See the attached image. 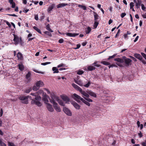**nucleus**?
I'll use <instances>...</instances> for the list:
<instances>
[{
    "instance_id": "e2e57ef3",
    "label": "nucleus",
    "mask_w": 146,
    "mask_h": 146,
    "mask_svg": "<svg viewBox=\"0 0 146 146\" xmlns=\"http://www.w3.org/2000/svg\"><path fill=\"white\" fill-rule=\"evenodd\" d=\"M138 135L140 138L142 137L143 136L142 133L141 131L139 133H138Z\"/></svg>"
},
{
    "instance_id": "aec40b11",
    "label": "nucleus",
    "mask_w": 146,
    "mask_h": 146,
    "mask_svg": "<svg viewBox=\"0 0 146 146\" xmlns=\"http://www.w3.org/2000/svg\"><path fill=\"white\" fill-rule=\"evenodd\" d=\"M49 98V97L46 95H44L42 98L43 100L45 102V103L46 104V103L48 102V98Z\"/></svg>"
},
{
    "instance_id": "69168bd1",
    "label": "nucleus",
    "mask_w": 146,
    "mask_h": 146,
    "mask_svg": "<svg viewBox=\"0 0 146 146\" xmlns=\"http://www.w3.org/2000/svg\"><path fill=\"white\" fill-rule=\"evenodd\" d=\"M142 17H143V18L146 19V13L145 14H144L142 15Z\"/></svg>"
},
{
    "instance_id": "c756f323",
    "label": "nucleus",
    "mask_w": 146,
    "mask_h": 146,
    "mask_svg": "<svg viewBox=\"0 0 146 146\" xmlns=\"http://www.w3.org/2000/svg\"><path fill=\"white\" fill-rule=\"evenodd\" d=\"M91 29L90 27H88L86 29V34H89L91 31Z\"/></svg>"
},
{
    "instance_id": "864d4df0",
    "label": "nucleus",
    "mask_w": 146,
    "mask_h": 146,
    "mask_svg": "<svg viewBox=\"0 0 146 146\" xmlns=\"http://www.w3.org/2000/svg\"><path fill=\"white\" fill-rule=\"evenodd\" d=\"M64 41V40L62 38L58 40V42L60 43H62Z\"/></svg>"
},
{
    "instance_id": "4d7b16f0",
    "label": "nucleus",
    "mask_w": 146,
    "mask_h": 146,
    "mask_svg": "<svg viewBox=\"0 0 146 146\" xmlns=\"http://www.w3.org/2000/svg\"><path fill=\"white\" fill-rule=\"evenodd\" d=\"M11 5H12V8H14L15 7V3L14 2L12 4H11Z\"/></svg>"
},
{
    "instance_id": "e433bc0d",
    "label": "nucleus",
    "mask_w": 146,
    "mask_h": 146,
    "mask_svg": "<svg viewBox=\"0 0 146 146\" xmlns=\"http://www.w3.org/2000/svg\"><path fill=\"white\" fill-rule=\"evenodd\" d=\"M83 97L85 99L88 101L89 102H93V100L92 99L89 98H85L83 96Z\"/></svg>"
},
{
    "instance_id": "58836bf2",
    "label": "nucleus",
    "mask_w": 146,
    "mask_h": 146,
    "mask_svg": "<svg viewBox=\"0 0 146 146\" xmlns=\"http://www.w3.org/2000/svg\"><path fill=\"white\" fill-rule=\"evenodd\" d=\"M44 33L50 36H52V34L49 32L48 31H45L44 32Z\"/></svg>"
},
{
    "instance_id": "a18cd8bd",
    "label": "nucleus",
    "mask_w": 146,
    "mask_h": 146,
    "mask_svg": "<svg viewBox=\"0 0 146 146\" xmlns=\"http://www.w3.org/2000/svg\"><path fill=\"white\" fill-rule=\"evenodd\" d=\"M0 146H6L5 143L3 142L1 140H0Z\"/></svg>"
},
{
    "instance_id": "9d476101",
    "label": "nucleus",
    "mask_w": 146,
    "mask_h": 146,
    "mask_svg": "<svg viewBox=\"0 0 146 146\" xmlns=\"http://www.w3.org/2000/svg\"><path fill=\"white\" fill-rule=\"evenodd\" d=\"M46 107L48 111L52 112L54 111V109L52 107V106L48 103H46Z\"/></svg>"
},
{
    "instance_id": "f03ea898",
    "label": "nucleus",
    "mask_w": 146,
    "mask_h": 146,
    "mask_svg": "<svg viewBox=\"0 0 146 146\" xmlns=\"http://www.w3.org/2000/svg\"><path fill=\"white\" fill-rule=\"evenodd\" d=\"M75 82L80 86H84L86 88H88L90 85L91 84V82L90 81H89L86 84L83 85V83L82 81L81 80H75Z\"/></svg>"
},
{
    "instance_id": "2eb2a0df",
    "label": "nucleus",
    "mask_w": 146,
    "mask_h": 146,
    "mask_svg": "<svg viewBox=\"0 0 146 146\" xmlns=\"http://www.w3.org/2000/svg\"><path fill=\"white\" fill-rule=\"evenodd\" d=\"M64 34L70 37H75L79 35V34L78 33H66Z\"/></svg>"
},
{
    "instance_id": "5fc2aeb1",
    "label": "nucleus",
    "mask_w": 146,
    "mask_h": 146,
    "mask_svg": "<svg viewBox=\"0 0 146 146\" xmlns=\"http://www.w3.org/2000/svg\"><path fill=\"white\" fill-rule=\"evenodd\" d=\"M141 54L144 58L146 59V54L143 52H142Z\"/></svg>"
},
{
    "instance_id": "ea45409f",
    "label": "nucleus",
    "mask_w": 146,
    "mask_h": 146,
    "mask_svg": "<svg viewBox=\"0 0 146 146\" xmlns=\"http://www.w3.org/2000/svg\"><path fill=\"white\" fill-rule=\"evenodd\" d=\"M98 25V21H95L94 24V27L95 28H96Z\"/></svg>"
},
{
    "instance_id": "f257e3e1",
    "label": "nucleus",
    "mask_w": 146,
    "mask_h": 146,
    "mask_svg": "<svg viewBox=\"0 0 146 146\" xmlns=\"http://www.w3.org/2000/svg\"><path fill=\"white\" fill-rule=\"evenodd\" d=\"M43 92L42 90H39L37 93H31V95L33 96H22L19 98V99L22 101V103L25 104H27L28 103V99L29 98L31 100V103L32 104H35L38 106H42V104L40 102L41 100V97L39 96L40 94L43 93Z\"/></svg>"
},
{
    "instance_id": "f3484780",
    "label": "nucleus",
    "mask_w": 146,
    "mask_h": 146,
    "mask_svg": "<svg viewBox=\"0 0 146 146\" xmlns=\"http://www.w3.org/2000/svg\"><path fill=\"white\" fill-rule=\"evenodd\" d=\"M88 70V71H91L95 70L96 69L95 67L92 64L88 66L87 68Z\"/></svg>"
},
{
    "instance_id": "338daca9",
    "label": "nucleus",
    "mask_w": 146,
    "mask_h": 146,
    "mask_svg": "<svg viewBox=\"0 0 146 146\" xmlns=\"http://www.w3.org/2000/svg\"><path fill=\"white\" fill-rule=\"evenodd\" d=\"M63 66H64V64H62L58 65V66L57 67L58 68H59L60 67H63Z\"/></svg>"
},
{
    "instance_id": "a211bd4d",
    "label": "nucleus",
    "mask_w": 146,
    "mask_h": 146,
    "mask_svg": "<svg viewBox=\"0 0 146 146\" xmlns=\"http://www.w3.org/2000/svg\"><path fill=\"white\" fill-rule=\"evenodd\" d=\"M72 104L73 105L74 108L78 110L80 108V106L75 102H72Z\"/></svg>"
},
{
    "instance_id": "3c124183",
    "label": "nucleus",
    "mask_w": 146,
    "mask_h": 146,
    "mask_svg": "<svg viewBox=\"0 0 146 146\" xmlns=\"http://www.w3.org/2000/svg\"><path fill=\"white\" fill-rule=\"evenodd\" d=\"M50 63H51L50 62H44V63H41V65L44 66V65H46L48 64H50Z\"/></svg>"
},
{
    "instance_id": "680f3d73",
    "label": "nucleus",
    "mask_w": 146,
    "mask_h": 146,
    "mask_svg": "<svg viewBox=\"0 0 146 146\" xmlns=\"http://www.w3.org/2000/svg\"><path fill=\"white\" fill-rule=\"evenodd\" d=\"M8 15L9 16H14V17H17V16L16 15H15V14H8Z\"/></svg>"
},
{
    "instance_id": "473e14b6",
    "label": "nucleus",
    "mask_w": 146,
    "mask_h": 146,
    "mask_svg": "<svg viewBox=\"0 0 146 146\" xmlns=\"http://www.w3.org/2000/svg\"><path fill=\"white\" fill-rule=\"evenodd\" d=\"M31 75V73H30V72H28L26 76V78L28 79V80H29L30 79Z\"/></svg>"
},
{
    "instance_id": "8fccbe9b",
    "label": "nucleus",
    "mask_w": 146,
    "mask_h": 146,
    "mask_svg": "<svg viewBox=\"0 0 146 146\" xmlns=\"http://www.w3.org/2000/svg\"><path fill=\"white\" fill-rule=\"evenodd\" d=\"M8 145L9 146H16L15 145L14 143L10 142H8Z\"/></svg>"
},
{
    "instance_id": "72a5a7b5",
    "label": "nucleus",
    "mask_w": 146,
    "mask_h": 146,
    "mask_svg": "<svg viewBox=\"0 0 146 146\" xmlns=\"http://www.w3.org/2000/svg\"><path fill=\"white\" fill-rule=\"evenodd\" d=\"M33 28L36 31L38 32V33L41 34V31H40V29H39L37 27L35 26H34L33 27Z\"/></svg>"
},
{
    "instance_id": "423d86ee",
    "label": "nucleus",
    "mask_w": 146,
    "mask_h": 146,
    "mask_svg": "<svg viewBox=\"0 0 146 146\" xmlns=\"http://www.w3.org/2000/svg\"><path fill=\"white\" fill-rule=\"evenodd\" d=\"M123 58L124 60V61L126 66H129L132 61L129 58H125L126 57L125 56H123Z\"/></svg>"
},
{
    "instance_id": "9b49d317",
    "label": "nucleus",
    "mask_w": 146,
    "mask_h": 146,
    "mask_svg": "<svg viewBox=\"0 0 146 146\" xmlns=\"http://www.w3.org/2000/svg\"><path fill=\"white\" fill-rule=\"evenodd\" d=\"M80 92L82 95L84 97L85 96L86 98H89V95L88 94L86 93L85 91H83L82 89Z\"/></svg>"
},
{
    "instance_id": "b1692460",
    "label": "nucleus",
    "mask_w": 146,
    "mask_h": 146,
    "mask_svg": "<svg viewBox=\"0 0 146 146\" xmlns=\"http://www.w3.org/2000/svg\"><path fill=\"white\" fill-rule=\"evenodd\" d=\"M88 94L91 96H93L94 97L96 98V94L91 91H89L88 92Z\"/></svg>"
},
{
    "instance_id": "a19ab883",
    "label": "nucleus",
    "mask_w": 146,
    "mask_h": 146,
    "mask_svg": "<svg viewBox=\"0 0 146 146\" xmlns=\"http://www.w3.org/2000/svg\"><path fill=\"white\" fill-rule=\"evenodd\" d=\"M32 90V88H29L27 89L25 91V92L26 93H28Z\"/></svg>"
},
{
    "instance_id": "0e129e2a",
    "label": "nucleus",
    "mask_w": 146,
    "mask_h": 146,
    "mask_svg": "<svg viewBox=\"0 0 146 146\" xmlns=\"http://www.w3.org/2000/svg\"><path fill=\"white\" fill-rule=\"evenodd\" d=\"M139 38V36H137L136 38H135V39L134 40V42H136L138 40V38Z\"/></svg>"
},
{
    "instance_id": "393cba45",
    "label": "nucleus",
    "mask_w": 146,
    "mask_h": 146,
    "mask_svg": "<svg viewBox=\"0 0 146 146\" xmlns=\"http://www.w3.org/2000/svg\"><path fill=\"white\" fill-rule=\"evenodd\" d=\"M18 66L21 71H22L24 69V66L22 64H19Z\"/></svg>"
},
{
    "instance_id": "cd10ccee",
    "label": "nucleus",
    "mask_w": 146,
    "mask_h": 146,
    "mask_svg": "<svg viewBox=\"0 0 146 146\" xmlns=\"http://www.w3.org/2000/svg\"><path fill=\"white\" fill-rule=\"evenodd\" d=\"M56 100L58 102L59 104L60 105L62 106H65V104L63 103V101L62 100H60L58 98V100Z\"/></svg>"
},
{
    "instance_id": "2f4dec72",
    "label": "nucleus",
    "mask_w": 146,
    "mask_h": 146,
    "mask_svg": "<svg viewBox=\"0 0 146 146\" xmlns=\"http://www.w3.org/2000/svg\"><path fill=\"white\" fill-rule=\"evenodd\" d=\"M100 63H101L102 64L105 65H110V63L106 61H101Z\"/></svg>"
},
{
    "instance_id": "f704fd0d",
    "label": "nucleus",
    "mask_w": 146,
    "mask_h": 146,
    "mask_svg": "<svg viewBox=\"0 0 146 146\" xmlns=\"http://www.w3.org/2000/svg\"><path fill=\"white\" fill-rule=\"evenodd\" d=\"M98 62V61H96L95 62H94V63L92 64V65H94V66H96L97 67H100L101 66V65L100 64H97V63Z\"/></svg>"
},
{
    "instance_id": "13d9d810",
    "label": "nucleus",
    "mask_w": 146,
    "mask_h": 146,
    "mask_svg": "<svg viewBox=\"0 0 146 146\" xmlns=\"http://www.w3.org/2000/svg\"><path fill=\"white\" fill-rule=\"evenodd\" d=\"M130 57L134 61H137V59L135 58L134 57H133L132 56H130Z\"/></svg>"
},
{
    "instance_id": "c85d7f7f",
    "label": "nucleus",
    "mask_w": 146,
    "mask_h": 146,
    "mask_svg": "<svg viewBox=\"0 0 146 146\" xmlns=\"http://www.w3.org/2000/svg\"><path fill=\"white\" fill-rule=\"evenodd\" d=\"M52 70L53 71V73H58L59 72L58 70L56 67H53L52 68Z\"/></svg>"
},
{
    "instance_id": "6e6552de",
    "label": "nucleus",
    "mask_w": 146,
    "mask_h": 146,
    "mask_svg": "<svg viewBox=\"0 0 146 146\" xmlns=\"http://www.w3.org/2000/svg\"><path fill=\"white\" fill-rule=\"evenodd\" d=\"M63 111L67 115L70 116L72 115V113L68 108L64 107L63 109Z\"/></svg>"
},
{
    "instance_id": "bf43d9fd",
    "label": "nucleus",
    "mask_w": 146,
    "mask_h": 146,
    "mask_svg": "<svg viewBox=\"0 0 146 146\" xmlns=\"http://www.w3.org/2000/svg\"><path fill=\"white\" fill-rule=\"evenodd\" d=\"M35 19L36 20H38V16L37 15H36L35 16Z\"/></svg>"
},
{
    "instance_id": "bb28decb",
    "label": "nucleus",
    "mask_w": 146,
    "mask_h": 146,
    "mask_svg": "<svg viewBox=\"0 0 146 146\" xmlns=\"http://www.w3.org/2000/svg\"><path fill=\"white\" fill-rule=\"evenodd\" d=\"M114 60L115 61H117L120 63H123L124 62L123 59L121 58H115Z\"/></svg>"
},
{
    "instance_id": "39448f33",
    "label": "nucleus",
    "mask_w": 146,
    "mask_h": 146,
    "mask_svg": "<svg viewBox=\"0 0 146 146\" xmlns=\"http://www.w3.org/2000/svg\"><path fill=\"white\" fill-rule=\"evenodd\" d=\"M50 102L53 104V107L56 111L60 112L61 111V109L60 107L58 106L57 103L54 101H51V100H50Z\"/></svg>"
},
{
    "instance_id": "20e7f679",
    "label": "nucleus",
    "mask_w": 146,
    "mask_h": 146,
    "mask_svg": "<svg viewBox=\"0 0 146 146\" xmlns=\"http://www.w3.org/2000/svg\"><path fill=\"white\" fill-rule=\"evenodd\" d=\"M72 97L78 103H80V101H82V99H83L82 98L76 94H74L72 96Z\"/></svg>"
},
{
    "instance_id": "1a4fd4ad",
    "label": "nucleus",
    "mask_w": 146,
    "mask_h": 146,
    "mask_svg": "<svg viewBox=\"0 0 146 146\" xmlns=\"http://www.w3.org/2000/svg\"><path fill=\"white\" fill-rule=\"evenodd\" d=\"M50 96L52 98V99H50V100H51V101H55V100H58V98L57 96H56L54 94V92H52L51 93Z\"/></svg>"
},
{
    "instance_id": "0eeeda50",
    "label": "nucleus",
    "mask_w": 146,
    "mask_h": 146,
    "mask_svg": "<svg viewBox=\"0 0 146 146\" xmlns=\"http://www.w3.org/2000/svg\"><path fill=\"white\" fill-rule=\"evenodd\" d=\"M134 56L136 58L141 61L144 64H146V62H145L143 60L142 56L140 54L136 53L134 54Z\"/></svg>"
},
{
    "instance_id": "4be33fe9",
    "label": "nucleus",
    "mask_w": 146,
    "mask_h": 146,
    "mask_svg": "<svg viewBox=\"0 0 146 146\" xmlns=\"http://www.w3.org/2000/svg\"><path fill=\"white\" fill-rule=\"evenodd\" d=\"M94 13V20L95 21H98V20L99 19V16L95 12H93Z\"/></svg>"
},
{
    "instance_id": "37998d69",
    "label": "nucleus",
    "mask_w": 146,
    "mask_h": 146,
    "mask_svg": "<svg viewBox=\"0 0 146 146\" xmlns=\"http://www.w3.org/2000/svg\"><path fill=\"white\" fill-rule=\"evenodd\" d=\"M39 88V87H36V86H35L33 87V90L34 91H36L37 90H38Z\"/></svg>"
},
{
    "instance_id": "09e8293b",
    "label": "nucleus",
    "mask_w": 146,
    "mask_h": 146,
    "mask_svg": "<svg viewBox=\"0 0 146 146\" xmlns=\"http://www.w3.org/2000/svg\"><path fill=\"white\" fill-rule=\"evenodd\" d=\"M130 9H132L133 6H134V3L133 2H131L129 4Z\"/></svg>"
},
{
    "instance_id": "f8f14e48",
    "label": "nucleus",
    "mask_w": 146,
    "mask_h": 146,
    "mask_svg": "<svg viewBox=\"0 0 146 146\" xmlns=\"http://www.w3.org/2000/svg\"><path fill=\"white\" fill-rule=\"evenodd\" d=\"M36 87L40 88L44 85V84L42 81L40 80L36 83Z\"/></svg>"
},
{
    "instance_id": "774afa93",
    "label": "nucleus",
    "mask_w": 146,
    "mask_h": 146,
    "mask_svg": "<svg viewBox=\"0 0 146 146\" xmlns=\"http://www.w3.org/2000/svg\"><path fill=\"white\" fill-rule=\"evenodd\" d=\"M143 146H146V143L145 142H143L141 143Z\"/></svg>"
},
{
    "instance_id": "79ce46f5",
    "label": "nucleus",
    "mask_w": 146,
    "mask_h": 146,
    "mask_svg": "<svg viewBox=\"0 0 146 146\" xmlns=\"http://www.w3.org/2000/svg\"><path fill=\"white\" fill-rule=\"evenodd\" d=\"M116 54H115L112 56H109V58L108 59V60H109L111 59L114 58Z\"/></svg>"
},
{
    "instance_id": "c03bdc74",
    "label": "nucleus",
    "mask_w": 146,
    "mask_h": 146,
    "mask_svg": "<svg viewBox=\"0 0 146 146\" xmlns=\"http://www.w3.org/2000/svg\"><path fill=\"white\" fill-rule=\"evenodd\" d=\"M4 22L9 27H11V25L10 24L8 21L6 20H4Z\"/></svg>"
},
{
    "instance_id": "412c9836",
    "label": "nucleus",
    "mask_w": 146,
    "mask_h": 146,
    "mask_svg": "<svg viewBox=\"0 0 146 146\" xmlns=\"http://www.w3.org/2000/svg\"><path fill=\"white\" fill-rule=\"evenodd\" d=\"M62 99L66 102H69L70 101L69 99L67 96H62Z\"/></svg>"
},
{
    "instance_id": "6e6d98bb",
    "label": "nucleus",
    "mask_w": 146,
    "mask_h": 146,
    "mask_svg": "<svg viewBox=\"0 0 146 146\" xmlns=\"http://www.w3.org/2000/svg\"><path fill=\"white\" fill-rule=\"evenodd\" d=\"M141 9L142 10H144L145 9V7L144 5L143 4H141Z\"/></svg>"
},
{
    "instance_id": "de8ad7c7",
    "label": "nucleus",
    "mask_w": 146,
    "mask_h": 146,
    "mask_svg": "<svg viewBox=\"0 0 146 146\" xmlns=\"http://www.w3.org/2000/svg\"><path fill=\"white\" fill-rule=\"evenodd\" d=\"M114 67H117V66L115 64H112L111 65H110L109 66V68H112Z\"/></svg>"
},
{
    "instance_id": "7c9ffc66",
    "label": "nucleus",
    "mask_w": 146,
    "mask_h": 146,
    "mask_svg": "<svg viewBox=\"0 0 146 146\" xmlns=\"http://www.w3.org/2000/svg\"><path fill=\"white\" fill-rule=\"evenodd\" d=\"M82 102L84 103L86 105H87L90 106V104L89 103V102L84 100V99H82Z\"/></svg>"
},
{
    "instance_id": "5701e85b",
    "label": "nucleus",
    "mask_w": 146,
    "mask_h": 146,
    "mask_svg": "<svg viewBox=\"0 0 146 146\" xmlns=\"http://www.w3.org/2000/svg\"><path fill=\"white\" fill-rule=\"evenodd\" d=\"M54 6V4H52L50 5L47 11L48 12H50L53 9Z\"/></svg>"
},
{
    "instance_id": "6ab92c4d",
    "label": "nucleus",
    "mask_w": 146,
    "mask_h": 146,
    "mask_svg": "<svg viewBox=\"0 0 146 146\" xmlns=\"http://www.w3.org/2000/svg\"><path fill=\"white\" fill-rule=\"evenodd\" d=\"M68 5V4L67 3H62L58 4L57 6L58 8L63 7L66 6Z\"/></svg>"
},
{
    "instance_id": "ddd939ff",
    "label": "nucleus",
    "mask_w": 146,
    "mask_h": 146,
    "mask_svg": "<svg viewBox=\"0 0 146 146\" xmlns=\"http://www.w3.org/2000/svg\"><path fill=\"white\" fill-rule=\"evenodd\" d=\"M72 86L76 90L80 92L82 89L80 87L74 83L72 84Z\"/></svg>"
},
{
    "instance_id": "7ed1b4c3",
    "label": "nucleus",
    "mask_w": 146,
    "mask_h": 146,
    "mask_svg": "<svg viewBox=\"0 0 146 146\" xmlns=\"http://www.w3.org/2000/svg\"><path fill=\"white\" fill-rule=\"evenodd\" d=\"M13 40L15 45L18 44L19 42H21V37L19 38L17 35L15 34H13Z\"/></svg>"
},
{
    "instance_id": "4c0bfd02",
    "label": "nucleus",
    "mask_w": 146,
    "mask_h": 146,
    "mask_svg": "<svg viewBox=\"0 0 146 146\" xmlns=\"http://www.w3.org/2000/svg\"><path fill=\"white\" fill-rule=\"evenodd\" d=\"M78 7L80 8H82L84 10H86V7L85 6L82 5H78Z\"/></svg>"
},
{
    "instance_id": "4468645a",
    "label": "nucleus",
    "mask_w": 146,
    "mask_h": 146,
    "mask_svg": "<svg viewBox=\"0 0 146 146\" xmlns=\"http://www.w3.org/2000/svg\"><path fill=\"white\" fill-rule=\"evenodd\" d=\"M17 56L18 60H22L23 59V55L20 52H19L18 53Z\"/></svg>"
},
{
    "instance_id": "603ef678",
    "label": "nucleus",
    "mask_w": 146,
    "mask_h": 146,
    "mask_svg": "<svg viewBox=\"0 0 146 146\" xmlns=\"http://www.w3.org/2000/svg\"><path fill=\"white\" fill-rule=\"evenodd\" d=\"M126 15V14L125 13H122L121 14V17L122 18H123Z\"/></svg>"
},
{
    "instance_id": "dca6fc26",
    "label": "nucleus",
    "mask_w": 146,
    "mask_h": 146,
    "mask_svg": "<svg viewBox=\"0 0 146 146\" xmlns=\"http://www.w3.org/2000/svg\"><path fill=\"white\" fill-rule=\"evenodd\" d=\"M135 7H136L138 9L139 8L140 6L141 5L142 1L141 0H137V1L136 2Z\"/></svg>"
},
{
    "instance_id": "49530a36",
    "label": "nucleus",
    "mask_w": 146,
    "mask_h": 146,
    "mask_svg": "<svg viewBox=\"0 0 146 146\" xmlns=\"http://www.w3.org/2000/svg\"><path fill=\"white\" fill-rule=\"evenodd\" d=\"M33 70L34 72H36L37 73H40V74H44V72H40V71H38V70H36L35 69H34V70Z\"/></svg>"
},
{
    "instance_id": "c9c22d12",
    "label": "nucleus",
    "mask_w": 146,
    "mask_h": 146,
    "mask_svg": "<svg viewBox=\"0 0 146 146\" xmlns=\"http://www.w3.org/2000/svg\"><path fill=\"white\" fill-rule=\"evenodd\" d=\"M77 74L78 75H82L84 73V72L82 70H78L76 71Z\"/></svg>"
},
{
    "instance_id": "a878e982",
    "label": "nucleus",
    "mask_w": 146,
    "mask_h": 146,
    "mask_svg": "<svg viewBox=\"0 0 146 146\" xmlns=\"http://www.w3.org/2000/svg\"><path fill=\"white\" fill-rule=\"evenodd\" d=\"M50 26L49 25V24H48L47 25H46V29L48 31L52 33L53 32V31L50 28Z\"/></svg>"
},
{
    "instance_id": "052dcab7",
    "label": "nucleus",
    "mask_w": 146,
    "mask_h": 146,
    "mask_svg": "<svg viewBox=\"0 0 146 146\" xmlns=\"http://www.w3.org/2000/svg\"><path fill=\"white\" fill-rule=\"evenodd\" d=\"M0 116L1 117L2 116L3 114V110L2 109H1L0 111Z\"/></svg>"
}]
</instances>
